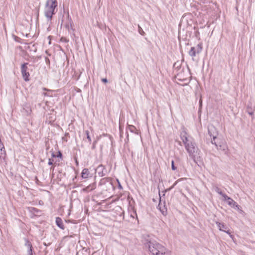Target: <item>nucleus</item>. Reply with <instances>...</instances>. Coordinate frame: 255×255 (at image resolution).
Here are the masks:
<instances>
[{
	"label": "nucleus",
	"mask_w": 255,
	"mask_h": 255,
	"mask_svg": "<svg viewBox=\"0 0 255 255\" xmlns=\"http://www.w3.org/2000/svg\"><path fill=\"white\" fill-rule=\"evenodd\" d=\"M57 6V0H47L44 7V15L48 21H50L53 15L55 13V8Z\"/></svg>",
	"instance_id": "f257e3e1"
},
{
	"label": "nucleus",
	"mask_w": 255,
	"mask_h": 255,
	"mask_svg": "<svg viewBox=\"0 0 255 255\" xmlns=\"http://www.w3.org/2000/svg\"><path fill=\"white\" fill-rule=\"evenodd\" d=\"M189 157L196 162V159L199 154V149L194 141L190 142L185 147Z\"/></svg>",
	"instance_id": "f03ea898"
},
{
	"label": "nucleus",
	"mask_w": 255,
	"mask_h": 255,
	"mask_svg": "<svg viewBox=\"0 0 255 255\" xmlns=\"http://www.w3.org/2000/svg\"><path fill=\"white\" fill-rule=\"evenodd\" d=\"M148 250L153 255H159L160 252L164 250V247L156 241H149L147 243Z\"/></svg>",
	"instance_id": "7ed1b4c3"
},
{
	"label": "nucleus",
	"mask_w": 255,
	"mask_h": 255,
	"mask_svg": "<svg viewBox=\"0 0 255 255\" xmlns=\"http://www.w3.org/2000/svg\"><path fill=\"white\" fill-rule=\"evenodd\" d=\"M208 133L211 137L213 138V139L211 140V142L212 144H214L216 145L218 149V145L215 141V139L217 138V136L218 134V132L216 128L212 125H209L208 126Z\"/></svg>",
	"instance_id": "20e7f679"
},
{
	"label": "nucleus",
	"mask_w": 255,
	"mask_h": 255,
	"mask_svg": "<svg viewBox=\"0 0 255 255\" xmlns=\"http://www.w3.org/2000/svg\"><path fill=\"white\" fill-rule=\"evenodd\" d=\"M202 50V44H198L195 47H192L191 49L189 51V55L192 57V60H194V57L196 56V54H199Z\"/></svg>",
	"instance_id": "39448f33"
},
{
	"label": "nucleus",
	"mask_w": 255,
	"mask_h": 255,
	"mask_svg": "<svg viewBox=\"0 0 255 255\" xmlns=\"http://www.w3.org/2000/svg\"><path fill=\"white\" fill-rule=\"evenodd\" d=\"M180 137L185 147L189 144L190 142H192L194 141L191 137L188 136L187 133L185 131H183L181 132Z\"/></svg>",
	"instance_id": "423d86ee"
},
{
	"label": "nucleus",
	"mask_w": 255,
	"mask_h": 255,
	"mask_svg": "<svg viewBox=\"0 0 255 255\" xmlns=\"http://www.w3.org/2000/svg\"><path fill=\"white\" fill-rule=\"evenodd\" d=\"M28 63H25L21 65V72L22 77L25 81H28L29 73L27 71V65Z\"/></svg>",
	"instance_id": "0eeeda50"
},
{
	"label": "nucleus",
	"mask_w": 255,
	"mask_h": 255,
	"mask_svg": "<svg viewBox=\"0 0 255 255\" xmlns=\"http://www.w3.org/2000/svg\"><path fill=\"white\" fill-rule=\"evenodd\" d=\"M216 224H217L219 229L220 231H222L227 233L228 234H229L230 236V237L231 238L232 237V235H231V232H230V230L229 229H228V228L227 227V226L225 225H224L223 223L218 222H216Z\"/></svg>",
	"instance_id": "6e6552de"
},
{
	"label": "nucleus",
	"mask_w": 255,
	"mask_h": 255,
	"mask_svg": "<svg viewBox=\"0 0 255 255\" xmlns=\"http://www.w3.org/2000/svg\"><path fill=\"white\" fill-rule=\"evenodd\" d=\"M224 200L227 201L229 205L232 207H236L238 209L239 208V206L237 204V203L233 200L231 198L228 197L227 195H224Z\"/></svg>",
	"instance_id": "1a4fd4ad"
},
{
	"label": "nucleus",
	"mask_w": 255,
	"mask_h": 255,
	"mask_svg": "<svg viewBox=\"0 0 255 255\" xmlns=\"http://www.w3.org/2000/svg\"><path fill=\"white\" fill-rule=\"evenodd\" d=\"M96 172L98 174L99 176L103 177L106 175L107 170L102 165H100L98 166L96 168Z\"/></svg>",
	"instance_id": "9d476101"
},
{
	"label": "nucleus",
	"mask_w": 255,
	"mask_h": 255,
	"mask_svg": "<svg viewBox=\"0 0 255 255\" xmlns=\"http://www.w3.org/2000/svg\"><path fill=\"white\" fill-rule=\"evenodd\" d=\"M72 20L71 18L69 17V15L68 14L67 15V21H66V23L65 24V26L66 28L68 30V31H70V29H73L72 28Z\"/></svg>",
	"instance_id": "9b49d317"
},
{
	"label": "nucleus",
	"mask_w": 255,
	"mask_h": 255,
	"mask_svg": "<svg viewBox=\"0 0 255 255\" xmlns=\"http://www.w3.org/2000/svg\"><path fill=\"white\" fill-rule=\"evenodd\" d=\"M128 129L131 132L135 133L137 137L138 138V133H139L138 131L134 126H133L132 125H128Z\"/></svg>",
	"instance_id": "f8f14e48"
},
{
	"label": "nucleus",
	"mask_w": 255,
	"mask_h": 255,
	"mask_svg": "<svg viewBox=\"0 0 255 255\" xmlns=\"http://www.w3.org/2000/svg\"><path fill=\"white\" fill-rule=\"evenodd\" d=\"M56 224L57 226L61 229H64V226L63 223V221L62 219L59 217H57L56 218Z\"/></svg>",
	"instance_id": "ddd939ff"
},
{
	"label": "nucleus",
	"mask_w": 255,
	"mask_h": 255,
	"mask_svg": "<svg viewBox=\"0 0 255 255\" xmlns=\"http://www.w3.org/2000/svg\"><path fill=\"white\" fill-rule=\"evenodd\" d=\"M96 187V184L95 183H93L92 184L89 185L85 188L83 189V191H90L95 189Z\"/></svg>",
	"instance_id": "4468645a"
},
{
	"label": "nucleus",
	"mask_w": 255,
	"mask_h": 255,
	"mask_svg": "<svg viewBox=\"0 0 255 255\" xmlns=\"http://www.w3.org/2000/svg\"><path fill=\"white\" fill-rule=\"evenodd\" d=\"M162 206V203H161V201H160V202L158 204L159 209L160 211H161V212L162 213V214L163 215H165L167 214V209L165 207V205H163V207Z\"/></svg>",
	"instance_id": "2eb2a0df"
},
{
	"label": "nucleus",
	"mask_w": 255,
	"mask_h": 255,
	"mask_svg": "<svg viewBox=\"0 0 255 255\" xmlns=\"http://www.w3.org/2000/svg\"><path fill=\"white\" fill-rule=\"evenodd\" d=\"M89 174V170L87 168H84L81 173V176L83 178H87Z\"/></svg>",
	"instance_id": "dca6fc26"
},
{
	"label": "nucleus",
	"mask_w": 255,
	"mask_h": 255,
	"mask_svg": "<svg viewBox=\"0 0 255 255\" xmlns=\"http://www.w3.org/2000/svg\"><path fill=\"white\" fill-rule=\"evenodd\" d=\"M25 240V246L27 248V250L32 249V246L31 243L26 239Z\"/></svg>",
	"instance_id": "f3484780"
},
{
	"label": "nucleus",
	"mask_w": 255,
	"mask_h": 255,
	"mask_svg": "<svg viewBox=\"0 0 255 255\" xmlns=\"http://www.w3.org/2000/svg\"><path fill=\"white\" fill-rule=\"evenodd\" d=\"M214 190H215V192H216L217 193H218V194H219L220 195L222 196V197L223 198H224V195H226L225 194L223 193L222 192V191L219 187H218L217 186L214 187Z\"/></svg>",
	"instance_id": "a211bd4d"
},
{
	"label": "nucleus",
	"mask_w": 255,
	"mask_h": 255,
	"mask_svg": "<svg viewBox=\"0 0 255 255\" xmlns=\"http://www.w3.org/2000/svg\"><path fill=\"white\" fill-rule=\"evenodd\" d=\"M159 255H171V252L167 250L166 248H164V250L163 252H160Z\"/></svg>",
	"instance_id": "6ab92c4d"
},
{
	"label": "nucleus",
	"mask_w": 255,
	"mask_h": 255,
	"mask_svg": "<svg viewBox=\"0 0 255 255\" xmlns=\"http://www.w3.org/2000/svg\"><path fill=\"white\" fill-rule=\"evenodd\" d=\"M138 32L142 35H143L144 34V32L142 30V28L139 26V25H138Z\"/></svg>",
	"instance_id": "aec40b11"
},
{
	"label": "nucleus",
	"mask_w": 255,
	"mask_h": 255,
	"mask_svg": "<svg viewBox=\"0 0 255 255\" xmlns=\"http://www.w3.org/2000/svg\"><path fill=\"white\" fill-rule=\"evenodd\" d=\"M85 133L86 134L87 138L88 139L89 142H91L92 140L89 135V131L88 130H86Z\"/></svg>",
	"instance_id": "412c9836"
},
{
	"label": "nucleus",
	"mask_w": 255,
	"mask_h": 255,
	"mask_svg": "<svg viewBox=\"0 0 255 255\" xmlns=\"http://www.w3.org/2000/svg\"><path fill=\"white\" fill-rule=\"evenodd\" d=\"M171 168L173 170H175L176 169V167L174 165V161L173 160L171 161Z\"/></svg>",
	"instance_id": "4be33fe9"
},
{
	"label": "nucleus",
	"mask_w": 255,
	"mask_h": 255,
	"mask_svg": "<svg viewBox=\"0 0 255 255\" xmlns=\"http://www.w3.org/2000/svg\"><path fill=\"white\" fill-rule=\"evenodd\" d=\"M183 180V178H180L179 179H178L177 180H176L175 183L173 184V185H174V186L180 181Z\"/></svg>",
	"instance_id": "5701e85b"
},
{
	"label": "nucleus",
	"mask_w": 255,
	"mask_h": 255,
	"mask_svg": "<svg viewBox=\"0 0 255 255\" xmlns=\"http://www.w3.org/2000/svg\"><path fill=\"white\" fill-rule=\"evenodd\" d=\"M61 41H63V42H68L69 41L68 40H67L66 38L65 37H62L61 38Z\"/></svg>",
	"instance_id": "b1692460"
},
{
	"label": "nucleus",
	"mask_w": 255,
	"mask_h": 255,
	"mask_svg": "<svg viewBox=\"0 0 255 255\" xmlns=\"http://www.w3.org/2000/svg\"><path fill=\"white\" fill-rule=\"evenodd\" d=\"M220 149H222V150H225L226 148V146L225 145H223V146L222 145H220Z\"/></svg>",
	"instance_id": "393cba45"
},
{
	"label": "nucleus",
	"mask_w": 255,
	"mask_h": 255,
	"mask_svg": "<svg viewBox=\"0 0 255 255\" xmlns=\"http://www.w3.org/2000/svg\"><path fill=\"white\" fill-rule=\"evenodd\" d=\"M125 141L126 143H128L129 141V136L128 134L127 133L126 139H125Z\"/></svg>",
	"instance_id": "a878e982"
},
{
	"label": "nucleus",
	"mask_w": 255,
	"mask_h": 255,
	"mask_svg": "<svg viewBox=\"0 0 255 255\" xmlns=\"http://www.w3.org/2000/svg\"><path fill=\"white\" fill-rule=\"evenodd\" d=\"M48 164L50 165H52L53 164V160H51V159H49Z\"/></svg>",
	"instance_id": "bb28decb"
},
{
	"label": "nucleus",
	"mask_w": 255,
	"mask_h": 255,
	"mask_svg": "<svg viewBox=\"0 0 255 255\" xmlns=\"http://www.w3.org/2000/svg\"><path fill=\"white\" fill-rule=\"evenodd\" d=\"M102 81L104 83H107L108 82V80L106 79V78H103L102 79Z\"/></svg>",
	"instance_id": "cd10ccee"
},
{
	"label": "nucleus",
	"mask_w": 255,
	"mask_h": 255,
	"mask_svg": "<svg viewBox=\"0 0 255 255\" xmlns=\"http://www.w3.org/2000/svg\"><path fill=\"white\" fill-rule=\"evenodd\" d=\"M174 185H172L171 187L169 188V190H171V189H172L173 188H174Z\"/></svg>",
	"instance_id": "c85d7f7f"
},
{
	"label": "nucleus",
	"mask_w": 255,
	"mask_h": 255,
	"mask_svg": "<svg viewBox=\"0 0 255 255\" xmlns=\"http://www.w3.org/2000/svg\"><path fill=\"white\" fill-rule=\"evenodd\" d=\"M59 156H62V154H61V153L60 152H59Z\"/></svg>",
	"instance_id": "c756f323"
},
{
	"label": "nucleus",
	"mask_w": 255,
	"mask_h": 255,
	"mask_svg": "<svg viewBox=\"0 0 255 255\" xmlns=\"http://www.w3.org/2000/svg\"><path fill=\"white\" fill-rule=\"evenodd\" d=\"M249 113L250 115H252L253 114V113H252V112H249Z\"/></svg>",
	"instance_id": "7c9ffc66"
},
{
	"label": "nucleus",
	"mask_w": 255,
	"mask_h": 255,
	"mask_svg": "<svg viewBox=\"0 0 255 255\" xmlns=\"http://www.w3.org/2000/svg\"><path fill=\"white\" fill-rule=\"evenodd\" d=\"M119 188H122V186L121 185H119Z\"/></svg>",
	"instance_id": "2f4dec72"
},
{
	"label": "nucleus",
	"mask_w": 255,
	"mask_h": 255,
	"mask_svg": "<svg viewBox=\"0 0 255 255\" xmlns=\"http://www.w3.org/2000/svg\"><path fill=\"white\" fill-rule=\"evenodd\" d=\"M76 164H78V161L77 160L76 161Z\"/></svg>",
	"instance_id": "473e14b6"
}]
</instances>
